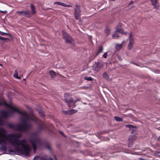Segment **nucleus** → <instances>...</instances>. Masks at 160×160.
<instances>
[{
	"instance_id": "obj_1",
	"label": "nucleus",
	"mask_w": 160,
	"mask_h": 160,
	"mask_svg": "<svg viewBox=\"0 0 160 160\" xmlns=\"http://www.w3.org/2000/svg\"><path fill=\"white\" fill-rule=\"evenodd\" d=\"M3 104L6 107L8 108L10 110L9 112L7 111H1V114L2 117L7 118L8 116L9 112L13 113L15 111L18 112L21 116L20 120L22 124H18L17 126L12 124H9L8 126L10 128H13L15 130L21 132H25L30 129L31 127V126L30 124H28V122L31 118L29 117V115L27 112L25 111L22 112L19 111L14 107L12 103L7 104L5 101H3Z\"/></svg>"
},
{
	"instance_id": "obj_2",
	"label": "nucleus",
	"mask_w": 160,
	"mask_h": 160,
	"mask_svg": "<svg viewBox=\"0 0 160 160\" xmlns=\"http://www.w3.org/2000/svg\"><path fill=\"white\" fill-rule=\"evenodd\" d=\"M6 130L3 128H0V143H5L6 141L8 142L14 147L17 151L19 152H22V151L18 148V146H22L25 140L20 141H17V139L21 137V133H14L6 136Z\"/></svg>"
},
{
	"instance_id": "obj_3",
	"label": "nucleus",
	"mask_w": 160,
	"mask_h": 160,
	"mask_svg": "<svg viewBox=\"0 0 160 160\" xmlns=\"http://www.w3.org/2000/svg\"><path fill=\"white\" fill-rule=\"evenodd\" d=\"M19 138L17 139V141H20L23 140H25V142L22 144L23 146H21L20 145L18 146V148H19L22 151V152H19L17 151L14 147L12 144V145L13 146L15 149V151L14 152L12 150H9V152H14L15 153V154H16V153H21L25 155L26 156H28L29 155V153L31 150V147L26 143V141L25 140L23 139L21 140H18Z\"/></svg>"
},
{
	"instance_id": "obj_4",
	"label": "nucleus",
	"mask_w": 160,
	"mask_h": 160,
	"mask_svg": "<svg viewBox=\"0 0 160 160\" xmlns=\"http://www.w3.org/2000/svg\"><path fill=\"white\" fill-rule=\"evenodd\" d=\"M29 140L34 151L36 150L37 147L41 144L40 139L38 137L37 132H34L30 134Z\"/></svg>"
},
{
	"instance_id": "obj_5",
	"label": "nucleus",
	"mask_w": 160,
	"mask_h": 160,
	"mask_svg": "<svg viewBox=\"0 0 160 160\" xmlns=\"http://www.w3.org/2000/svg\"><path fill=\"white\" fill-rule=\"evenodd\" d=\"M31 116H32V117H31L29 116V117L31 118V119L28 121V124L31 125V127H32L31 124L29 123L31 121H32L36 122H38L39 121L40 123L38 125L37 130L38 131H40L42 130H44V128H46V124L44 122H41V121L37 118H36L33 114H32V115L31 114ZM32 127H31L30 129Z\"/></svg>"
},
{
	"instance_id": "obj_6",
	"label": "nucleus",
	"mask_w": 160,
	"mask_h": 160,
	"mask_svg": "<svg viewBox=\"0 0 160 160\" xmlns=\"http://www.w3.org/2000/svg\"><path fill=\"white\" fill-rule=\"evenodd\" d=\"M64 100L67 103V105L70 108H73L75 107V103L78 101H79V99L75 101L71 97V95L69 94H65L64 95Z\"/></svg>"
},
{
	"instance_id": "obj_7",
	"label": "nucleus",
	"mask_w": 160,
	"mask_h": 160,
	"mask_svg": "<svg viewBox=\"0 0 160 160\" xmlns=\"http://www.w3.org/2000/svg\"><path fill=\"white\" fill-rule=\"evenodd\" d=\"M62 32L63 38L65 40L66 42L67 43L71 44L72 45H74V41L71 37L68 34L64 32L63 31Z\"/></svg>"
},
{
	"instance_id": "obj_8",
	"label": "nucleus",
	"mask_w": 160,
	"mask_h": 160,
	"mask_svg": "<svg viewBox=\"0 0 160 160\" xmlns=\"http://www.w3.org/2000/svg\"><path fill=\"white\" fill-rule=\"evenodd\" d=\"M129 43L128 46V49L131 50L132 48L134 43V39L131 32L129 33Z\"/></svg>"
},
{
	"instance_id": "obj_9",
	"label": "nucleus",
	"mask_w": 160,
	"mask_h": 160,
	"mask_svg": "<svg viewBox=\"0 0 160 160\" xmlns=\"http://www.w3.org/2000/svg\"><path fill=\"white\" fill-rule=\"evenodd\" d=\"M74 10L75 12L74 13V16L77 20H79L81 12L80 6L77 4H76Z\"/></svg>"
},
{
	"instance_id": "obj_10",
	"label": "nucleus",
	"mask_w": 160,
	"mask_h": 160,
	"mask_svg": "<svg viewBox=\"0 0 160 160\" xmlns=\"http://www.w3.org/2000/svg\"><path fill=\"white\" fill-rule=\"evenodd\" d=\"M17 13L20 15L25 16L26 17L29 18L31 17V12L29 10L22 11H17Z\"/></svg>"
},
{
	"instance_id": "obj_11",
	"label": "nucleus",
	"mask_w": 160,
	"mask_h": 160,
	"mask_svg": "<svg viewBox=\"0 0 160 160\" xmlns=\"http://www.w3.org/2000/svg\"><path fill=\"white\" fill-rule=\"evenodd\" d=\"M102 67V65H100L99 62H97L93 65V69L98 72L99 71V69Z\"/></svg>"
},
{
	"instance_id": "obj_12",
	"label": "nucleus",
	"mask_w": 160,
	"mask_h": 160,
	"mask_svg": "<svg viewBox=\"0 0 160 160\" xmlns=\"http://www.w3.org/2000/svg\"><path fill=\"white\" fill-rule=\"evenodd\" d=\"M152 4L154 7V8L157 10L159 9V4L157 0H151Z\"/></svg>"
},
{
	"instance_id": "obj_13",
	"label": "nucleus",
	"mask_w": 160,
	"mask_h": 160,
	"mask_svg": "<svg viewBox=\"0 0 160 160\" xmlns=\"http://www.w3.org/2000/svg\"><path fill=\"white\" fill-rule=\"evenodd\" d=\"M116 31L122 34H127V32H124L122 28H118V26H117L116 27Z\"/></svg>"
},
{
	"instance_id": "obj_14",
	"label": "nucleus",
	"mask_w": 160,
	"mask_h": 160,
	"mask_svg": "<svg viewBox=\"0 0 160 160\" xmlns=\"http://www.w3.org/2000/svg\"><path fill=\"white\" fill-rule=\"evenodd\" d=\"M31 8L32 10V12L31 13V16L32 15L35 14L36 13V8L35 6L32 4H31Z\"/></svg>"
},
{
	"instance_id": "obj_15",
	"label": "nucleus",
	"mask_w": 160,
	"mask_h": 160,
	"mask_svg": "<svg viewBox=\"0 0 160 160\" xmlns=\"http://www.w3.org/2000/svg\"><path fill=\"white\" fill-rule=\"evenodd\" d=\"M124 43V41H123L122 43L120 44H117L116 45V48L117 50H119L121 49L122 47L123 43Z\"/></svg>"
},
{
	"instance_id": "obj_16",
	"label": "nucleus",
	"mask_w": 160,
	"mask_h": 160,
	"mask_svg": "<svg viewBox=\"0 0 160 160\" xmlns=\"http://www.w3.org/2000/svg\"><path fill=\"white\" fill-rule=\"evenodd\" d=\"M119 32L115 31L114 33L112 35V38L113 39H114L116 38H118L119 37Z\"/></svg>"
},
{
	"instance_id": "obj_17",
	"label": "nucleus",
	"mask_w": 160,
	"mask_h": 160,
	"mask_svg": "<svg viewBox=\"0 0 160 160\" xmlns=\"http://www.w3.org/2000/svg\"><path fill=\"white\" fill-rule=\"evenodd\" d=\"M104 32L105 34H106V36H108L110 34L111 30L109 28H107L105 29Z\"/></svg>"
},
{
	"instance_id": "obj_18",
	"label": "nucleus",
	"mask_w": 160,
	"mask_h": 160,
	"mask_svg": "<svg viewBox=\"0 0 160 160\" xmlns=\"http://www.w3.org/2000/svg\"><path fill=\"white\" fill-rule=\"evenodd\" d=\"M126 127H128L130 129H132V133H133V132L136 130V128L132 125H126Z\"/></svg>"
},
{
	"instance_id": "obj_19",
	"label": "nucleus",
	"mask_w": 160,
	"mask_h": 160,
	"mask_svg": "<svg viewBox=\"0 0 160 160\" xmlns=\"http://www.w3.org/2000/svg\"><path fill=\"white\" fill-rule=\"evenodd\" d=\"M50 76L52 78H54L56 76L55 72L53 71H51L49 72Z\"/></svg>"
},
{
	"instance_id": "obj_20",
	"label": "nucleus",
	"mask_w": 160,
	"mask_h": 160,
	"mask_svg": "<svg viewBox=\"0 0 160 160\" xmlns=\"http://www.w3.org/2000/svg\"><path fill=\"white\" fill-rule=\"evenodd\" d=\"M18 72H17V70H16L15 71V73L13 74V77L14 78H17V79H21V78L20 77H18Z\"/></svg>"
},
{
	"instance_id": "obj_21",
	"label": "nucleus",
	"mask_w": 160,
	"mask_h": 160,
	"mask_svg": "<svg viewBox=\"0 0 160 160\" xmlns=\"http://www.w3.org/2000/svg\"><path fill=\"white\" fill-rule=\"evenodd\" d=\"M133 141L132 140L131 138L128 139V147H131L133 144Z\"/></svg>"
},
{
	"instance_id": "obj_22",
	"label": "nucleus",
	"mask_w": 160,
	"mask_h": 160,
	"mask_svg": "<svg viewBox=\"0 0 160 160\" xmlns=\"http://www.w3.org/2000/svg\"><path fill=\"white\" fill-rule=\"evenodd\" d=\"M77 112V110H75V109H72L71 110H68V113L69 114H73L75 112Z\"/></svg>"
},
{
	"instance_id": "obj_23",
	"label": "nucleus",
	"mask_w": 160,
	"mask_h": 160,
	"mask_svg": "<svg viewBox=\"0 0 160 160\" xmlns=\"http://www.w3.org/2000/svg\"><path fill=\"white\" fill-rule=\"evenodd\" d=\"M114 118L116 121L118 122H121L122 121V118L118 117L115 116L114 117Z\"/></svg>"
},
{
	"instance_id": "obj_24",
	"label": "nucleus",
	"mask_w": 160,
	"mask_h": 160,
	"mask_svg": "<svg viewBox=\"0 0 160 160\" xmlns=\"http://www.w3.org/2000/svg\"><path fill=\"white\" fill-rule=\"evenodd\" d=\"M46 148L50 151L51 152L52 147L50 144H48L45 146Z\"/></svg>"
},
{
	"instance_id": "obj_25",
	"label": "nucleus",
	"mask_w": 160,
	"mask_h": 160,
	"mask_svg": "<svg viewBox=\"0 0 160 160\" xmlns=\"http://www.w3.org/2000/svg\"><path fill=\"white\" fill-rule=\"evenodd\" d=\"M0 39L6 42H8L9 41V39L8 38H4L0 36Z\"/></svg>"
},
{
	"instance_id": "obj_26",
	"label": "nucleus",
	"mask_w": 160,
	"mask_h": 160,
	"mask_svg": "<svg viewBox=\"0 0 160 160\" xmlns=\"http://www.w3.org/2000/svg\"><path fill=\"white\" fill-rule=\"evenodd\" d=\"M39 160H47V156L44 155L43 156L39 158Z\"/></svg>"
},
{
	"instance_id": "obj_27",
	"label": "nucleus",
	"mask_w": 160,
	"mask_h": 160,
	"mask_svg": "<svg viewBox=\"0 0 160 160\" xmlns=\"http://www.w3.org/2000/svg\"><path fill=\"white\" fill-rule=\"evenodd\" d=\"M103 77L107 80L109 79V76L106 73H104L103 74Z\"/></svg>"
},
{
	"instance_id": "obj_28",
	"label": "nucleus",
	"mask_w": 160,
	"mask_h": 160,
	"mask_svg": "<svg viewBox=\"0 0 160 160\" xmlns=\"http://www.w3.org/2000/svg\"><path fill=\"white\" fill-rule=\"evenodd\" d=\"M38 112L41 116L42 117L44 116V112L42 110H39Z\"/></svg>"
},
{
	"instance_id": "obj_29",
	"label": "nucleus",
	"mask_w": 160,
	"mask_h": 160,
	"mask_svg": "<svg viewBox=\"0 0 160 160\" xmlns=\"http://www.w3.org/2000/svg\"><path fill=\"white\" fill-rule=\"evenodd\" d=\"M84 78L88 81H92L93 79L91 77H84Z\"/></svg>"
},
{
	"instance_id": "obj_30",
	"label": "nucleus",
	"mask_w": 160,
	"mask_h": 160,
	"mask_svg": "<svg viewBox=\"0 0 160 160\" xmlns=\"http://www.w3.org/2000/svg\"><path fill=\"white\" fill-rule=\"evenodd\" d=\"M103 50V47H102V46H101L100 47V48H99V52H98V54H99L100 52H102V51Z\"/></svg>"
},
{
	"instance_id": "obj_31",
	"label": "nucleus",
	"mask_w": 160,
	"mask_h": 160,
	"mask_svg": "<svg viewBox=\"0 0 160 160\" xmlns=\"http://www.w3.org/2000/svg\"><path fill=\"white\" fill-rule=\"evenodd\" d=\"M62 6H64V7H71V6L68 5H67L64 3H62Z\"/></svg>"
},
{
	"instance_id": "obj_32",
	"label": "nucleus",
	"mask_w": 160,
	"mask_h": 160,
	"mask_svg": "<svg viewBox=\"0 0 160 160\" xmlns=\"http://www.w3.org/2000/svg\"><path fill=\"white\" fill-rule=\"evenodd\" d=\"M0 34H1L2 35H9V34L8 33H5L3 32H0Z\"/></svg>"
},
{
	"instance_id": "obj_33",
	"label": "nucleus",
	"mask_w": 160,
	"mask_h": 160,
	"mask_svg": "<svg viewBox=\"0 0 160 160\" xmlns=\"http://www.w3.org/2000/svg\"><path fill=\"white\" fill-rule=\"evenodd\" d=\"M3 123L2 117L0 118V125H2Z\"/></svg>"
},
{
	"instance_id": "obj_34",
	"label": "nucleus",
	"mask_w": 160,
	"mask_h": 160,
	"mask_svg": "<svg viewBox=\"0 0 160 160\" xmlns=\"http://www.w3.org/2000/svg\"><path fill=\"white\" fill-rule=\"evenodd\" d=\"M54 4H57L62 6V3H61L59 2H54Z\"/></svg>"
},
{
	"instance_id": "obj_35",
	"label": "nucleus",
	"mask_w": 160,
	"mask_h": 160,
	"mask_svg": "<svg viewBox=\"0 0 160 160\" xmlns=\"http://www.w3.org/2000/svg\"><path fill=\"white\" fill-rule=\"evenodd\" d=\"M136 137L135 136H132L130 138H131L132 140L133 141V142L136 139Z\"/></svg>"
},
{
	"instance_id": "obj_36",
	"label": "nucleus",
	"mask_w": 160,
	"mask_h": 160,
	"mask_svg": "<svg viewBox=\"0 0 160 160\" xmlns=\"http://www.w3.org/2000/svg\"><path fill=\"white\" fill-rule=\"evenodd\" d=\"M2 148L3 150L6 151L7 150V148L6 146H3L2 147Z\"/></svg>"
},
{
	"instance_id": "obj_37",
	"label": "nucleus",
	"mask_w": 160,
	"mask_h": 160,
	"mask_svg": "<svg viewBox=\"0 0 160 160\" xmlns=\"http://www.w3.org/2000/svg\"><path fill=\"white\" fill-rule=\"evenodd\" d=\"M68 110V111H63V112L65 114H69Z\"/></svg>"
},
{
	"instance_id": "obj_38",
	"label": "nucleus",
	"mask_w": 160,
	"mask_h": 160,
	"mask_svg": "<svg viewBox=\"0 0 160 160\" xmlns=\"http://www.w3.org/2000/svg\"><path fill=\"white\" fill-rule=\"evenodd\" d=\"M39 157L38 156H36L34 157V158L32 160H35L36 159H38L39 158Z\"/></svg>"
},
{
	"instance_id": "obj_39",
	"label": "nucleus",
	"mask_w": 160,
	"mask_h": 160,
	"mask_svg": "<svg viewBox=\"0 0 160 160\" xmlns=\"http://www.w3.org/2000/svg\"><path fill=\"white\" fill-rule=\"evenodd\" d=\"M107 56V52L105 53L103 55V56L105 58H106Z\"/></svg>"
},
{
	"instance_id": "obj_40",
	"label": "nucleus",
	"mask_w": 160,
	"mask_h": 160,
	"mask_svg": "<svg viewBox=\"0 0 160 160\" xmlns=\"http://www.w3.org/2000/svg\"><path fill=\"white\" fill-rule=\"evenodd\" d=\"M47 160H52L53 159L50 157L48 158L47 157Z\"/></svg>"
},
{
	"instance_id": "obj_41",
	"label": "nucleus",
	"mask_w": 160,
	"mask_h": 160,
	"mask_svg": "<svg viewBox=\"0 0 160 160\" xmlns=\"http://www.w3.org/2000/svg\"><path fill=\"white\" fill-rule=\"evenodd\" d=\"M133 3V2L132 1H131L130 3L128 4V6H130L131 4Z\"/></svg>"
},
{
	"instance_id": "obj_42",
	"label": "nucleus",
	"mask_w": 160,
	"mask_h": 160,
	"mask_svg": "<svg viewBox=\"0 0 160 160\" xmlns=\"http://www.w3.org/2000/svg\"><path fill=\"white\" fill-rule=\"evenodd\" d=\"M0 12H2L5 13H6L7 12L6 11H2L1 10H0Z\"/></svg>"
},
{
	"instance_id": "obj_43",
	"label": "nucleus",
	"mask_w": 160,
	"mask_h": 160,
	"mask_svg": "<svg viewBox=\"0 0 160 160\" xmlns=\"http://www.w3.org/2000/svg\"><path fill=\"white\" fill-rule=\"evenodd\" d=\"M139 160H147V159H144L141 158H139Z\"/></svg>"
},
{
	"instance_id": "obj_44",
	"label": "nucleus",
	"mask_w": 160,
	"mask_h": 160,
	"mask_svg": "<svg viewBox=\"0 0 160 160\" xmlns=\"http://www.w3.org/2000/svg\"><path fill=\"white\" fill-rule=\"evenodd\" d=\"M60 132V133H61V134L62 135H63L64 136V137H66V136L64 135V133H63V132Z\"/></svg>"
},
{
	"instance_id": "obj_45",
	"label": "nucleus",
	"mask_w": 160,
	"mask_h": 160,
	"mask_svg": "<svg viewBox=\"0 0 160 160\" xmlns=\"http://www.w3.org/2000/svg\"><path fill=\"white\" fill-rule=\"evenodd\" d=\"M157 140L158 141H159L160 140V136L157 138Z\"/></svg>"
},
{
	"instance_id": "obj_46",
	"label": "nucleus",
	"mask_w": 160,
	"mask_h": 160,
	"mask_svg": "<svg viewBox=\"0 0 160 160\" xmlns=\"http://www.w3.org/2000/svg\"><path fill=\"white\" fill-rule=\"evenodd\" d=\"M54 159H55V160H57V158L55 157V156H54Z\"/></svg>"
},
{
	"instance_id": "obj_47",
	"label": "nucleus",
	"mask_w": 160,
	"mask_h": 160,
	"mask_svg": "<svg viewBox=\"0 0 160 160\" xmlns=\"http://www.w3.org/2000/svg\"><path fill=\"white\" fill-rule=\"evenodd\" d=\"M23 72H25V71L24 70H23Z\"/></svg>"
},
{
	"instance_id": "obj_48",
	"label": "nucleus",
	"mask_w": 160,
	"mask_h": 160,
	"mask_svg": "<svg viewBox=\"0 0 160 160\" xmlns=\"http://www.w3.org/2000/svg\"><path fill=\"white\" fill-rule=\"evenodd\" d=\"M0 66H2V64H0Z\"/></svg>"
},
{
	"instance_id": "obj_49",
	"label": "nucleus",
	"mask_w": 160,
	"mask_h": 160,
	"mask_svg": "<svg viewBox=\"0 0 160 160\" xmlns=\"http://www.w3.org/2000/svg\"><path fill=\"white\" fill-rule=\"evenodd\" d=\"M21 71H20L19 72L20 73Z\"/></svg>"
}]
</instances>
